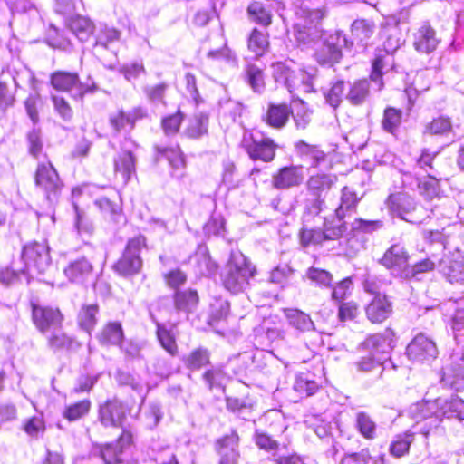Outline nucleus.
I'll list each match as a JSON object with an SVG mask.
<instances>
[{"label": "nucleus", "mask_w": 464, "mask_h": 464, "mask_svg": "<svg viewBox=\"0 0 464 464\" xmlns=\"http://www.w3.org/2000/svg\"><path fill=\"white\" fill-rule=\"evenodd\" d=\"M409 416L422 420L424 437L437 429L443 419L464 420V401L458 396L437 398L433 401H420L410 406Z\"/></svg>", "instance_id": "f257e3e1"}, {"label": "nucleus", "mask_w": 464, "mask_h": 464, "mask_svg": "<svg viewBox=\"0 0 464 464\" xmlns=\"http://www.w3.org/2000/svg\"><path fill=\"white\" fill-rule=\"evenodd\" d=\"M256 275V266L238 250L231 251L228 259L220 271L223 287L233 295L247 290Z\"/></svg>", "instance_id": "f03ea898"}, {"label": "nucleus", "mask_w": 464, "mask_h": 464, "mask_svg": "<svg viewBox=\"0 0 464 464\" xmlns=\"http://www.w3.org/2000/svg\"><path fill=\"white\" fill-rule=\"evenodd\" d=\"M24 267L19 272L27 276V282L35 276L44 274L51 266V257L48 246L43 243H30L26 245L22 253Z\"/></svg>", "instance_id": "7ed1b4c3"}, {"label": "nucleus", "mask_w": 464, "mask_h": 464, "mask_svg": "<svg viewBox=\"0 0 464 464\" xmlns=\"http://www.w3.org/2000/svg\"><path fill=\"white\" fill-rule=\"evenodd\" d=\"M242 145L254 160L270 162L276 156L278 145L263 132L256 130L244 135Z\"/></svg>", "instance_id": "20e7f679"}, {"label": "nucleus", "mask_w": 464, "mask_h": 464, "mask_svg": "<svg viewBox=\"0 0 464 464\" xmlns=\"http://www.w3.org/2000/svg\"><path fill=\"white\" fill-rule=\"evenodd\" d=\"M52 86L62 92H68L74 98H82L86 93L96 90L94 82L91 79L87 82H81L76 72L57 71L51 74Z\"/></svg>", "instance_id": "39448f33"}, {"label": "nucleus", "mask_w": 464, "mask_h": 464, "mask_svg": "<svg viewBox=\"0 0 464 464\" xmlns=\"http://www.w3.org/2000/svg\"><path fill=\"white\" fill-rule=\"evenodd\" d=\"M144 246L145 237L142 236L130 239L122 256L114 264V270L122 276L138 273L142 265L140 253Z\"/></svg>", "instance_id": "423d86ee"}, {"label": "nucleus", "mask_w": 464, "mask_h": 464, "mask_svg": "<svg viewBox=\"0 0 464 464\" xmlns=\"http://www.w3.org/2000/svg\"><path fill=\"white\" fill-rule=\"evenodd\" d=\"M35 185L53 202L63 188V182L51 162L39 163L34 176Z\"/></svg>", "instance_id": "0eeeda50"}, {"label": "nucleus", "mask_w": 464, "mask_h": 464, "mask_svg": "<svg viewBox=\"0 0 464 464\" xmlns=\"http://www.w3.org/2000/svg\"><path fill=\"white\" fill-rule=\"evenodd\" d=\"M304 22L295 25V36L300 44H307L323 37L318 27L319 22L324 18V13L321 9L302 10Z\"/></svg>", "instance_id": "6e6552de"}, {"label": "nucleus", "mask_w": 464, "mask_h": 464, "mask_svg": "<svg viewBox=\"0 0 464 464\" xmlns=\"http://www.w3.org/2000/svg\"><path fill=\"white\" fill-rule=\"evenodd\" d=\"M128 411L127 405L122 401L109 400L100 406L99 420L104 427L121 428L123 431L127 430L124 424Z\"/></svg>", "instance_id": "1a4fd4ad"}, {"label": "nucleus", "mask_w": 464, "mask_h": 464, "mask_svg": "<svg viewBox=\"0 0 464 464\" xmlns=\"http://www.w3.org/2000/svg\"><path fill=\"white\" fill-rule=\"evenodd\" d=\"M7 77L12 79L14 88H20L22 78H25L28 81L33 80L31 72L26 69L15 72L11 70V68H7V70L2 72L0 80V111H5L8 108L12 107L15 101L14 91L6 82Z\"/></svg>", "instance_id": "9d476101"}, {"label": "nucleus", "mask_w": 464, "mask_h": 464, "mask_svg": "<svg viewBox=\"0 0 464 464\" xmlns=\"http://www.w3.org/2000/svg\"><path fill=\"white\" fill-rule=\"evenodd\" d=\"M323 35V44L315 53L317 62L321 64L338 62L342 57V48L345 43V38L338 34L328 36Z\"/></svg>", "instance_id": "9b49d317"}, {"label": "nucleus", "mask_w": 464, "mask_h": 464, "mask_svg": "<svg viewBox=\"0 0 464 464\" xmlns=\"http://www.w3.org/2000/svg\"><path fill=\"white\" fill-rule=\"evenodd\" d=\"M33 321L41 333L47 334L52 329L62 325L63 315L57 308L34 304Z\"/></svg>", "instance_id": "f8f14e48"}, {"label": "nucleus", "mask_w": 464, "mask_h": 464, "mask_svg": "<svg viewBox=\"0 0 464 464\" xmlns=\"http://www.w3.org/2000/svg\"><path fill=\"white\" fill-rule=\"evenodd\" d=\"M408 357L416 362H430L438 355L435 343L426 335L418 334L407 346Z\"/></svg>", "instance_id": "ddd939ff"}, {"label": "nucleus", "mask_w": 464, "mask_h": 464, "mask_svg": "<svg viewBox=\"0 0 464 464\" xmlns=\"http://www.w3.org/2000/svg\"><path fill=\"white\" fill-rule=\"evenodd\" d=\"M409 256L404 246L400 243L392 245L381 259V264L391 270L394 276L403 277L408 267Z\"/></svg>", "instance_id": "4468645a"}, {"label": "nucleus", "mask_w": 464, "mask_h": 464, "mask_svg": "<svg viewBox=\"0 0 464 464\" xmlns=\"http://www.w3.org/2000/svg\"><path fill=\"white\" fill-rule=\"evenodd\" d=\"M451 365L443 369L441 382L456 391L464 389V348L451 356Z\"/></svg>", "instance_id": "2eb2a0df"}, {"label": "nucleus", "mask_w": 464, "mask_h": 464, "mask_svg": "<svg viewBox=\"0 0 464 464\" xmlns=\"http://www.w3.org/2000/svg\"><path fill=\"white\" fill-rule=\"evenodd\" d=\"M131 433L128 430L121 432L115 442L104 445L101 449V458L105 464H119L123 461V455L131 443Z\"/></svg>", "instance_id": "dca6fc26"}, {"label": "nucleus", "mask_w": 464, "mask_h": 464, "mask_svg": "<svg viewBox=\"0 0 464 464\" xmlns=\"http://www.w3.org/2000/svg\"><path fill=\"white\" fill-rule=\"evenodd\" d=\"M395 334L392 330L386 329L383 333L368 336L362 343V346L376 357L389 354L394 347Z\"/></svg>", "instance_id": "f3484780"}, {"label": "nucleus", "mask_w": 464, "mask_h": 464, "mask_svg": "<svg viewBox=\"0 0 464 464\" xmlns=\"http://www.w3.org/2000/svg\"><path fill=\"white\" fill-rule=\"evenodd\" d=\"M386 204L393 216L410 223L418 222L409 218L411 212L416 210V203L411 196L405 193L392 194L387 198Z\"/></svg>", "instance_id": "a211bd4d"}, {"label": "nucleus", "mask_w": 464, "mask_h": 464, "mask_svg": "<svg viewBox=\"0 0 464 464\" xmlns=\"http://www.w3.org/2000/svg\"><path fill=\"white\" fill-rule=\"evenodd\" d=\"M304 180L302 166L281 168L272 176V185L277 189H288L298 187Z\"/></svg>", "instance_id": "6ab92c4d"}, {"label": "nucleus", "mask_w": 464, "mask_h": 464, "mask_svg": "<svg viewBox=\"0 0 464 464\" xmlns=\"http://www.w3.org/2000/svg\"><path fill=\"white\" fill-rule=\"evenodd\" d=\"M415 424L402 434L394 437L390 445V452L394 457L400 458L408 453L411 444L416 434L424 436L423 428H426L422 420H414Z\"/></svg>", "instance_id": "aec40b11"}, {"label": "nucleus", "mask_w": 464, "mask_h": 464, "mask_svg": "<svg viewBox=\"0 0 464 464\" xmlns=\"http://www.w3.org/2000/svg\"><path fill=\"white\" fill-rule=\"evenodd\" d=\"M127 143L114 159L115 174L121 175L124 183H127L136 172V156L132 148L128 147Z\"/></svg>", "instance_id": "412c9836"}, {"label": "nucleus", "mask_w": 464, "mask_h": 464, "mask_svg": "<svg viewBox=\"0 0 464 464\" xmlns=\"http://www.w3.org/2000/svg\"><path fill=\"white\" fill-rule=\"evenodd\" d=\"M392 303L386 295L376 294L366 307V315L372 323H382L391 316Z\"/></svg>", "instance_id": "4be33fe9"}, {"label": "nucleus", "mask_w": 464, "mask_h": 464, "mask_svg": "<svg viewBox=\"0 0 464 464\" xmlns=\"http://www.w3.org/2000/svg\"><path fill=\"white\" fill-rule=\"evenodd\" d=\"M238 435L231 432L217 441V448L220 456L219 464H237L239 458Z\"/></svg>", "instance_id": "5701e85b"}, {"label": "nucleus", "mask_w": 464, "mask_h": 464, "mask_svg": "<svg viewBox=\"0 0 464 464\" xmlns=\"http://www.w3.org/2000/svg\"><path fill=\"white\" fill-rule=\"evenodd\" d=\"M439 44L435 30L428 23H423L413 35V46L420 52L430 53Z\"/></svg>", "instance_id": "b1692460"}, {"label": "nucleus", "mask_w": 464, "mask_h": 464, "mask_svg": "<svg viewBox=\"0 0 464 464\" xmlns=\"http://www.w3.org/2000/svg\"><path fill=\"white\" fill-rule=\"evenodd\" d=\"M337 176L333 173L318 172L311 175L306 181V188L313 198H322V195L336 183Z\"/></svg>", "instance_id": "393cba45"}, {"label": "nucleus", "mask_w": 464, "mask_h": 464, "mask_svg": "<svg viewBox=\"0 0 464 464\" xmlns=\"http://www.w3.org/2000/svg\"><path fill=\"white\" fill-rule=\"evenodd\" d=\"M291 112L292 109L285 103H270L262 119L273 129L281 130L286 125Z\"/></svg>", "instance_id": "a878e982"}, {"label": "nucleus", "mask_w": 464, "mask_h": 464, "mask_svg": "<svg viewBox=\"0 0 464 464\" xmlns=\"http://www.w3.org/2000/svg\"><path fill=\"white\" fill-rule=\"evenodd\" d=\"M295 146L299 156L309 164L310 168H319L325 164L331 168V164L327 162L326 154L317 146L303 140L297 141Z\"/></svg>", "instance_id": "bb28decb"}, {"label": "nucleus", "mask_w": 464, "mask_h": 464, "mask_svg": "<svg viewBox=\"0 0 464 464\" xmlns=\"http://www.w3.org/2000/svg\"><path fill=\"white\" fill-rule=\"evenodd\" d=\"M92 272V265L86 257H79L71 261L64 267L65 276L73 283H83Z\"/></svg>", "instance_id": "cd10ccee"}, {"label": "nucleus", "mask_w": 464, "mask_h": 464, "mask_svg": "<svg viewBox=\"0 0 464 464\" xmlns=\"http://www.w3.org/2000/svg\"><path fill=\"white\" fill-rule=\"evenodd\" d=\"M158 154L166 158L172 169L171 175L180 179L184 175L185 160L179 146L160 147L157 146Z\"/></svg>", "instance_id": "c85d7f7f"}, {"label": "nucleus", "mask_w": 464, "mask_h": 464, "mask_svg": "<svg viewBox=\"0 0 464 464\" xmlns=\"http://www.w3.org/2000/svg\"><path fill=\"white\" fill-rule=\"evenodd\" d=\"M271 68L275 82L285 86L292 93L298 85L294 80L295 72L285 62L273 63Z\"/></svg>", "instance_id": "c756f323"}, {"label": "nucleus", "mask_w": 464, "mask_h": 464, "mask_svg": "<svg viewBox=\"0 0 464 464\" xmlns=\"http://www.w3.org/2000/svg\"><path fill=\"white\" fill-rule=\"evenodd\" d=\"M284 314L288 324L299 332L306 333L315 330L310 316L301 310L287 308L284 310Z\"/></svg>", "instance_id": "7c9ffc66"}, {"label": "nucleus", "mask_w": 464, "mask_h": 464, "mask_svg": "<svg viewBox=\"0 0 464 464\" xmlns=\"http://www.w3.org/2000/svg\"><path fill=\"white\" fill-rule=\"evenodd\" d=\"M319 389L315 374L310 372H299L295 376L294 390L302 397L314 395Z\"/></svg>", "instance_id": "2f4dec72"}, {"label": "nucleus", "mask_w": 464, "mask_h": 464, "mask_svg": "<svg viewBox=\"0 0 464 464\" xmlns=\"http://www.w3.org/2000/svg\"><path fill=\"white\" fill-rule=\"evenodd\" d=\"M99 306L97 304H82L77 317L79 326L91 333L97 324Z\"/></svg>", "instance_id": "473e14b6"}, {"label": "nucleus", "mask_w": 464, "mask_h": 464, "mask_svg": "<svg viewBox=\"0 0 464 464\" xmlns=\"http://www.w3.org/2000/svg\"><path fill=\"white\" fill-rule=\"evenodd\" d=\"M123 336L121 324L118 322H110L98 334V339L101 343L105 345H119Z\"/></svg>", "instance_id": "72a5a7b5"}, {"label": "nucleus", "mask_w": 464, "mask_h": 464, "mask_svg": "<svg viewBox=\"0 0 464 464\" xmlns=\"http://www.w3.org/2000/svg\"><path fill=\"white\" fill-rule=\"evenodd\" d=\"M324 199L320 198H306L304 202V212L302 215V224L304 226H312L316 219H320V213Z\"/></svg>", "instance_id": "f704fd0d"}, {"label": "nucleus", "mask_w": 464, "mask_h": 464, "mask_svg": "<svg viewBox=\"0 0 464 464\" xmlns=\"http://www.w3.org/2000/svg\"><path fill=\"white\" fill-rule=\"evenodd\" d=\"M359 198L354 191L344 187L342 189L341 203L335 210L338 219H343L347 215L354 211L358 204Z\"/></svg>", "instance_id": "c9c22d12"}, {"label": "nucleus", "mask_w": 464, "mask_h": 464, "mask_svg": "<svg viewBox=\"0 0 464 464\" xmlns=\"http://www.w3.org/2000/svg\"><path fill=\"white\" fill-rule=\"evenodd\" d=\"M208 117L203 112L196 113L189 119L185 134L193 139H198L208 130Z\"/></svg>", "instance_id": "e433bc0d"}, {"label": "nucleus", "mask_w": 464, "mask_h": 464, "mask_svg": "<svg viewBox=\"0 0 464 464\" xmlns=\"http://www.w3.org/2000/svg\"><path fill=\"white\" fill-rule=\"evenodd\" d=\"M355 427L359 433L367 440H372L376 435V423L369 414L358 411L355 414Z\"/></svg>", "instance_id": "4c0bfd02"}, {"label": "nucleus", "mask_w": 464, "mask_h": 464, "mask_svg": "<svg viewBox=\"0 0 464 464\" xmlns=\"http://www.w3.org/2000/svg\"><path fill=\"white\" fill-rule=\"evenodd\" d=\"M344 91L345 85L343 81L332 82L328 88L323 91L325 102L334 109L338 108L343 102Z\"/></svg>", "instance_id": "58836bf2"}, {"label": "nucleus", "mask_w": 464, "mask_h": 464, "mask_svg": "<svg viewBox=\"0 0 464 464\" xmlns=\"http://www.w3.org/2000/svg\"><path fill=\"white\" fill-rule=\"evenodd\" d=\"M369 95V82L366 80H358L351 84L346 99L353 105H360L364 102Z\"/></svg>", "instance_id": "ea45409f"}, {"label": "nucleus", "mask_w": 464, "mask_h": 464, "mask_svg": "<svg viewBox=\"0 0 464 464\" xmlns=\"http://www.w3.org/2000/svg\"><path fill=\"white\" fill-rule=\"evenodd\" d=\"M451 130V120L449 117L439 116L425 125L423 134L442 136L450 132Z\"/></svg>", "instance_id": "a19ab883"}, {"label": "nucleus", "mask_w": 464, "mask_h": 464, "mask_svg": "<svg viewBox=\"0 0 464 464\" xmlns=\"http://www.w3.org/2000/svg\"><path fill=\"white\" fill-rule=\"evenodd\" d=\"M246 80L251 89L256 93L265 91L266 83L262 69L255 64H247L245 69Z\"/></svg>", "instance_id": "79ce46f5"}, {"label": "nucleus", "mask_w": 464, "mask_h": 464, "mask_svg": "<svg viewBox=\"0 0 464 464\" xmlns=\"http://www.w3.org/2000/svg\"><path fill=\"white\" fill-rule=\"evenodd\" d=\"M248 49L256 54L262 56L269 46L268 35L266 32L254 29L248 37Z\"/></svg>", "instance_id": "37998d69"}, {"label": "nucleus", "mask_w": 464, "mask_h": 464, "mask_svg": "<svg viewBox=\"0 0 464 464\" xmlns=\"http://www.w3.org/2000/svg\"><path fill=\"white\" fill-rule=\"evenodd\" d=\"M71 31L81 41H87L93 33V24L86 17L78 16L73 18L70 24Z\"/></svg>", "instance_id": "c03bdc74"}, {"label": "nucleus", "mask_w": 464, "mask_h": 464, "mask_svg": "<svg viewBox=\"0 0 464 464\" xmlns=\"http://www.w3.org/2000/svg\"><path fill=\"white\" fill-rule=\"evenodd\" d=\"M91 408L89 400H82L81 401L66 406L63 411V417L68 421H76L88 414Z\"/></svg>", "instance_id": "a18cd8bd"}, {"label": "nucleus", "mask_w": 464, "mask_h": 464, "mask_svg": "<svg viewBox=\"0 0 464 464\" xmlns=\"http://www.w3.org/2000/svg\"><path fill=\"white\" fill-rule=\"evenodd\" d=\"M174 300L178 310L190 311L197 306L198 295L196 291L191 289L178 291L175 294Z\"/></svg>", "instance_id": "49530a36"}, {"label": "nucleus", "mask_w": 464, "mask_h": 464, "mask_svg": "<svg viewBox=\"0 0 464 464\" xmlns=\"http://www.w3.org/2000/svg\"><path fill=\"white\" fill-rule=\"evenodd\" d=\"M300 241L303 246H324L325 244L324 230L313 228L312 226H304L300 231Z\"/></svg>", "instance_id": "de8ad7c7"}, {"label": "nucleus", "mask_w": 464, "mask_h": 464, "mask_svg": "<svg viewBox=\"0 0 464 464\" xmlns=\"http://www.w3.org/2000/svg\"><path fill=\"white\" fill-rule=\"evenodd\" d=\"M402 112L401 110L388 107L384 110L382 121L383 130L389 133H395L401 123Z\"/></svg>", "instance_id": "09e8293b"}, {"label": "nucleus", "mask_w": 464, "mask_h": 464, "mask_svg": "<svg viewBox=\"0 0 464 464\" xmlns=\"http://www.w3.org/2000/svg\"><path fill=\"white\" fill-rule=\"evenodd\" d=\"M193 261L196 266V273L200 276H209L217 271V264L207 253H198L193 257Z\"/></svg>", "instance_id": "8fccbe9b"}, {"label": "nucleus", "mask_w": 464, "mask_h": 464, "mask_svg": "<svg viewBox=\"0 0 464 464\" xmlns=\"http://www.w3.org/2000/svg\"><path fill=\"white\" fill-rule=\"evenodd\" d=\"M46 337L49 346L54 350L69 348L72 343V338L62 330L61 326L49 331Z\"/></svg>", "instance_id": "3c124183"}, {"label": "nucleus", "mask_w": 464, "mask_h": 464, "mask_svg": "<svg viewBox=\"0 0 464 464\" xmlns=\"http://www.w3.org/2000/svg\"><path fill=\"white\" fill-rule=\"evenodd\" d=\"M323 230L325 243H328L332 241H339L346 232L347 227L343 219H338L337 222L324 221Z\"/></svg>", "instance_id": "603ef678"}, {"label": "nucleus", "mask_w": 464, "mask_h": 464, "mask_svg": "<svg viewBox=\"0 0 464 464\" xmlns=\"http://www.w3.org/2000/svg\"><path fill=\"white\" fill-rule=\"evenodd\" d=\"M184 362L190 370H199L209 362V353L206 349L198 348L185 358Z\"/></svg>", "instance_id": "864d4df0"}, {"label": "nucleus", "mask_w": 464, "mask_h": 464, "mask_svg": "<svg viewBox=\"0 0 464 464\" xmlns=\"http://www.w3.org/2000/svg\"><path fill=\"white\" fill-rule=\"evenodd\" d=\"M157 336L161 346L171 355L176 354L178 346L175 337L170 330L163 324L157 323Z\"/></svg>", "instance_id": "5fc2aeb1"}, {"label": "nucleus", "mask_w": 464, "mask_h": 464, "mask_svg": "<svg viewBox=\"0 0 464 464\" xmlns=\"http://www.w3.org/2000/svg\"><path fill=\"white\" fill-rule=\"evenodd\" d=\"M436 266V260L431 258L423 259L416 263L412 266H408L404 271L403 277L405 278H415L420 280V276L423 273L432 271Z\"/></svg>", "instance_id": "6e6d98bb"}, {"label": "nucleus", "mask_w": 464, "mask_h": 464, "mask_svg": "<svg viewBox=\"0 0 464 464\" xmlns=\"http://www.w3.org/2000/svg\"><path fill=\"white\" fill-rule=\"evenodd\" d=\"M250 17L257 24L268 25L271 23V14L261 2H253L248 6Z\"/></svg>", "instance_id": "4d7b16f0"}, {"label": "nucleus", "mask_w": 464, "mask_h": 464, "mask_svg": "<svg viewBox=\"0 0 464 464\" xmlns=\"http://www.w3.org/2000/svg\"><path fill=\"white\" fill-rule=\"evenodd\" d=\"M75 208V227L78 234L82 237H89L93 232V225L84 212L81 211L77 206Z\"/></svg>", "instance_id": "13d9d810"}, {"label": "nucleus", "mask_w": 464, "mask_h": 464, "mask_svg": "<svg viewBox=\"0 0 464 464\" xmlns=\"http://www.w3.org/2000/svg\"><path fill=\"white\" fill-rule=\"evenodd\" d=\"M382 361V357H376L370 353V355L362 356L359 361L355 362L354 365L358 372L366 373L381 367L382 371L384 367Z\"/></svg>", "instance_id": "bf43d9fd"}, {"label": "nucleus", "mask_w": 464, "mask_h": 464, "mask_svg": "<svg viewBox=\"0 0 464 464\" xmlns=\"http://www.w3.org/2000/svg\"><path fill=\"white\" fill-rule=\"evenodd\" d=\"M383 227L382 220H366L357 218L351 224V229L357 233H372Z\"/></svg>", "instance_id": "052dcab7"}, {"label": "nucleus", "mask_w": 464, "mask_h": 464, "mask_svg": "<svg viewBox=\"0 0 464 464\" xmlns=\"http://www.w3.org/2000/svg\"><path fill=\"white\" fill-rule=\"evenodd\" d=\"M437 153L430 152L429 150L425 149L421 151L420 156L416 160L414 171L415 175H420L417 169L422 170L424 173L430 174V170L432 169V162L436 157Z\"/></svg>", "instance_id": "680f3d73"}, {"label": "nucleus", "mask_w": 464, "mask_h": 464, "mask_svg": "<svg viewBox=\"0 0 464 464\" xmlns=\"http://www.w3.org/2000/svg\"><path fill=\"white\" fill-rule=\"evenodd\" d=\"M314 70L310 72L298 71L294 75V80L298 83L296 89H302L304 92H311L314 89Z\"/></svg>", "instance_id": "e2e57ef3"}, {"label": "nucleus", "mask_w": 464, "mask_h": 464, "mask_svg": "<svg viewBox=\"0 0 464 464\" xmlns=\"http://www.w3.org/2000/svg\"><path fill=\"white\" fill-rule=\"evenodd\" d=\"M352 30L353 34L363 42L372 35L374 25L367 20H356L352 25Z\"/></svg>", "instance_id": "0e129e2a"}, {"label": "nucleus", "mask_w": 464, "mask_h": 464, "mask_svg": "<svg viewBox=\"0 0 464 464\" xmlns=\"http://www.w3.org/2000/svg\"><path fill=\"white\" fill-rule=\"evenodd\" d=\"M307 277L321 286H329L333 281V276L326 270L310 267L306 272Z\"/></svg>", "instance_id": "69168bd1"}, {"label": "nucleus", "mask_w": 464, "mask_h": 464, "mask_svg": "<svg viewBox=\"0 0 464 464\" xmlns=\"http://www.w3.org/2000/svg\"><path fill=\"white\" fill-rule=\"evenodd\" d=\"M183 120V114L179 111L175 114L167 116L162 119L161 125L167 135H173L179 130L180 123Z\"/></svg>", "instance_id": "338daca9"}, {"label": "nucleus", "mask_w": 464, "mask_h": 464, "mask_svg": "<svg viewBox=\"0 0 464 464\" xmlns=\"http://www.w3.org/2000/svg\"><path fill=\"white\" fill-rule=\"evenodd\" d=\"M448 280L451 284L464 285V265L459 262H452L448 266L447 271L444 270Z\"/></svg>", "instance_id": "774afa93"}]
</instances>
